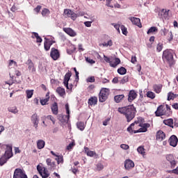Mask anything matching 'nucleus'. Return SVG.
Here are the masks:
<instances>
[{
  "instance_id": "48",
  "label": "nucleus",
  "mask_w": 178,
  "mask_h": 178,
  "mask_svg": "<svg viewBox=\"0 0 178 178\" xmlns=\"http://www.w3.org/2000/svg\"><path fill=\"white\" fill-rule=\"evenodd\" d=\"M56 161H57L58 165H59V163H63V156H56Z\"/></svg>"
},
{
  "instance_id": "4",
  "label": "nucleus",
  "mask_w": 178,
  "mask_h": 178,
  "mask_svg": "<svg viewBox=\"0 0 178 178\" xmlns=\"http://www.w3.org/2000/svg\"><path fill=\"white\" fill-rule=\"evenodd\" d=\"M13 156V152L12 151V145H6V149L4 153L1 157H0V166H3L10 158Z\"/></svg>"
},
{
  "instance_id": "33",
  "label": "nucleus",
  "mask_w": 178,
  "mask_h": 178,
  "mask_svg": "<svg viewBox=\"0 0 178 178\" xmlns=\"http://www.w3.org/2000/svg\"><path fill=\"white\" fill-rule=\"evenodd\" d=\"M118 73L119 74H121L122 76H123V75L126 74V73H127V70L126 68H124V67H121L118 69Z\"/></svg>"
},
{
  "instance_id": "43",
  "label": "nucleus",
  "mask_w": 178,
  "mask_h": 178,
  "mask_svg": "<svg viewBox=\"0 0 178 178\" xmlns=\"http://www.w3.org/2000/svg\"><path fill=\"white\" fill-rule=\"evenodd\" d=\"M166 39L168 40V42H170V41H173V33L172 31L168 33V35L166 36Z\"/></svg>"
},
{
  "instance_id": "46",
  "label": "nucleus",
  "mask_w": 178,
  "mask_h": 178,
  "mask_svg": "<svg viewBox=\"0 0 178 178\" xmlns=\"http://www.w3.org/2000/svg\"><path fill=\"white\" fill-rule=\"evenodd\" d=\"M147 97L148 98H151V99H154V98H155V93H154V92L149 91L147 92Z\"/></svg>"
},
{
  "instance_id": "53",
  "label": "nucleus",
  "mask_w": 178,
  "mask_h": 178,
  "mask_svg": "<svg viewBox=\"0 0 178 178\" xmlns=\"http://www.w3.org/2000/svg\"><path fill=\"white\" fill-rule=\"evenodd\" d=\"M113 43L112 42V40H108L107 42H104V47H112Z\"/></svg>"
},
{
  "instance_id": "60",
  "label": "nucleus",
  "mask_w": 178,
  "mask_h": 178,
  "mask_svg": "<svg viewBox=\"0 0 178 178\" xmlns=\"http://www.w3.org/2000/svg\"><path fill=\"white\" fill-rule=\"evenodd\" d=\"M120 148H122V149H129V148H130V147L128 145L122 144V145H120Z\"/></svg>"
},
{
  "instance_id": "59",
  "label": "nucleus",
  "mask_w": 178,
  "mask_h": 178,
  "mask_svg": "<svg viewBox=\"0 0 178 178\" xmlns=\"http://www.w3.org/2000/svg\"><path fill=\"white\" fill-rule=\"evenodd\" d=\"M102 169H104V165H102V163H98L97 165V170L100 171L102 170Z\"/></svg>"
},
{
  "instance_id": "11",
  "label": "nucleus",
  "mask_w": 178,
  "mask_h": 178,
  "mask_svg": "<svg viewBox=\"0 0 178 178\" xmlns=\"http://www.w3.org/2000/svg\"><path fill=\"white\" fill-rule=\"evenodd\" d=\"M37 170L39 172L40 176H42V178L49 177V174H48L45 168L38 165L37 166Z\"/></svg>"
},
{
  "instance_id": "36",
  "label": "nucleus",
  "mask_w": 178,
  "mask_h": 178,
  "mask_svg": "<svg viewBox=\"0 0 178 178\" xmlns=\"http://www.w3.org/2000/svg\"><path fill=\"white\" fill-rule=\"evenodd\" d=\"M26 98L28 99H30V98H31L34 94V90H26Z\"/></svg>"
},
{
  "instance_id": "58",
  "label": "nucleus",
  "mask_w": 178,
  "mask_h": 178,
  "mask_svg": "<svg viewBox=\"0 0 178 178\" xmlns=\"http://www.w3.org/2000/svg\"><path fill=\"white\" fill-rule=\"evenodd\" d=\"M11 79L6 83V84H8V86H12V84H15V81L13 79H15V76H10Z\"/></svg>"
},
{
  "instance_id": "10",
  "label": "nucleus",
  "mask_w": 178,
  "mask_h": 178,
  "mask_svg": "<svg viewBox=\"0 0 178 178\" xmlns=\"http://www.w3.org/2000/svg\"><path fill=\"white\" fill-rule=\"evenodd\" d=\"M64 15L66 17H70L72 20H76V19H77V15L70 9H65Z\"/></svg>"
},
{
  "instance_id": "50",
  "label": "nucleus",
  "mask_w": 178,
  "mask_h": 178,
  "mask_svg": "<svg viewBox=\"0 0 178 178\" xmlns=\"http://www.w3.org/2000/svg\"><path fill=\"white\" fill-rule=\"evenodd\" d=\"M46 119H47L48 120H51V122H52L53 124H55L56 120H55V118H54V116L52 115H47Z\"/></svg>"
},
{
  "instance_id": "20",
  "label": "nucleus",
  "mask_w": 178,
  "mask_h": 178,
  "mask_svg": "<svg viewBox=\"0 0 178 178\" xmlns=\"http://www.w3.org/2000/svg\"><path fill=\"white\" fill-rule=\"evenodd\" d=\"M26 65H27L29 72H31L32 73H34V72H35V67L34 66V63H33V60H31V59H28Z\"/></svg>"
},
{
  "instance_id": "31",
  "label": "nucleus",
  "mask_w": 178,
  "mask_h": 178,
  "mask_svg": "<svg viewBox=\"0 0 178 178\" xmlns=\"http://www.w3.org/2000/svg\"><path fill=\"white\" fill-rule=\"evenodd\" d=\"M163 123H164V124H165V126H169L170 127H173V119H172V118H170L168 120H164Z\"/></svg>"
},
{
  "instance_id": "3",
  "label": "nucleus",
  "mask_w": 178,
  "mask_h": 178,
  "mask_svg": "<svg viewBox=\"0 0 178 178\" xmlns=\"http://www.w3.org/2000/svg\"><path fill=\"white\" fill-rule=\"evenodd\" d=\"M172 112V109L170 108V106L168 104L165 105H160L157 110L155 111V115L157 117L159 116H171Z\"/></svg>"
},
{
  "instance_id": "41",
  "label": "nucleus",
  "mask_w": 178,
  "mask_h": 178,
  "mask_svg": "<svg viewBox=\"0 0 178 178\" xmlns=\"http://www.w3.org/2000/svg\"><path fill=\"white\" fill-rule=\"evenodd\" d=\"M8 111L11 112V113L16 114V113H17V112H19V110H17V106H13V107H10V108H8Z\"/></svg>"
},
{
  "instance_id": "15",
  "label": "nucleus",
  "mask_w": 178,
  "mask_h": 178,
  "mask_svg": "<svg viewBox=\"0 0 178 178\" xmlns=\"http://www.w3.org/2000/svg\"><path fill=\"white\" fill-rule=\"evenodd\" d=\"M134 166H135V164L134 161L127 159L124 161V168L126 170H130V169H133Z\"/></svg>"
},
{
  "instance_id": "64",
  "label": "nucleus",
  "mask_w": 178,
  "mask_h": 178,
  "mask_svg": "<svg viewBox=\"0 0 178 178\" xmlns=\"http://www.w3.org/2000/svg\"><path fill=\"white\" fill-rule=\"evenodd\" d=\"M91 23H92V22L90 21H87L84 22V24L86 27H90L91 26Z\"/></svg>"
},
{
  "instance_id": "24",
  "label": "nucleus",
  "mask_w": 178,
  "mask_h": 178,
  "mask_svg": "<svg viewBox=\"0 0 178 178\" xmlns=\"http://www.w3.org/2000/svg\"><path fill=\"white\" fill-rule=\"evenodd\" d=\"M124 99V95H118L114 97V101L116 104H120Z\"/></svg>"
},
{
  "instance_id": "16",
  "label": "nucleus",
  "mask_w": 178,
  "mask_h": 178,
  "mask_svg": "<svg viewBox=\"0 0 178 178\" xmlns=\"http://www.w3.org/2000/svg\"><path fill=\"white\" fill-rule=\"evenodd\" d=\"M31 120L32 123L33 124L34 127H35V129H37V127H38V123L40 122V118L38 117V115H37V113H34L31 116Z\"/></svg>"
},
{
  "instance_id": "9",
  "label": "nucleus",
  "mask_w": 178,
  "mask_h": 178,
  "mask_svg": "<svg viewBox=\"0 0 178 178\" xmlns=\"http://www.w3.org/2000/svg\"><path fill=\"white\" fill-rule=\"evenodd\" d=\"M13 178H28L27 175L23 172L21 168H17L14 171Z\"/></svg>"
},
{
  "instance_id": "35",
  "label": "nucleus",
  "mask_w": 178,
  "mask_h": 178,
  "mask_svg": "<svg viewBox=\"0 0 178 178\" xmlns=\"http://www.w3.org/2000/svg\"><path fill=\"white\" fill-rule=\"evenodd\" d=\"M77 128L81 130V131H83L86 129V124L83 122H78L76 123Z\"/></svg>"
},
{
  "instance_id": "32",
  "label": "nucleus",
  "mask_w": 178,
  "mask_h": 178,
  "mask_svg": "<svg viewBox=\"0 0 178 178\" xmlns=\"http://www.w3.org/2000/svg\"><path fill=\"white\" fill-rule=\"evenodd\" d=\"M32 38H36L37 42H42V38L40 37L37 32H33Z\"/></svg>"
},
{
  "instance_id": "42",
  "label": "nucleus",
  "mask_w": 178,
  "mask_h": 178,
  "mask_svg": "<svg viewBox=\"0 0 178 178\" xmlns=\"http://www.w3.org/2000/svg\"><path fill=\"white\" fill-rule=\"evenodd\" d=\"M120 29H121L122 34H124V35H127V34L129 33L127 31V28H126V26H124V25H121Z\"/></svg>"
},
{
  "instance_id": "13",
  "label": "nucleus",
  "mask_w": 178,
  "mask_h": 178,
  "mask_svg": "<svg viewBox=\"0 0 178 178\" xmlns=\"http://www.w3.org/2000/svg\"><path fill=\"white\" fill-rule=\"evenodd\" d=\"M44 40V48L45 51H49V49H51V46L55 43V41H54L52 39H48L47 38H45Z\"/></svg>"
},
{
  "instance_id": "23",
  "label": "nucleus",
  "mask_w": 178,
  "mask_h": 178,
  "mask_svg": "<svg viewBox=\"0 0 178 178\" xmlns=\"http://www.w3.org/2000/svg\"><path fill=\"white\" fill-rule=\"evenodd\" d=\"M51 109L53 115H58V113H59L58 103L54 102L53 104H51Z\"/></svg>"
},
{
  "instance_id": "29",
  "label": "nucleus",
  "mask_w": 178,
  "mask_h": 178,
  "mask_svg": "<svg viewBox=\"0 0 178 178\" xmlns=\"http://www.w3.org/2000/svg\"><path fill=\"white\" fill-rule=\"evenodd\" d=\"M38 149H42L45 147V141L43 140H38L37 142Z\"/></svg>"
},
{
  "instance_id": "62",
  "label": "nucleus",
  "mask_w": 178,
  "mask_h": 178,
  "mask_svg": "<svg viewBox=\"0 0 178 178\" xmlns=\"http://www.w3.org/2000/svg\"><path fill=\"white\" fill-rule=\"evenodd\" d=\"M74 147V143H70L67 147V149H68V151H70V149H72Z\"/></svg>"
},
{
  "instance_id": "8",
  "label": "nucleus",
  "mask_w": 178,
  "mask_h": 178,
  "mask_svg": "<svg viewBox=\"0 0 178 178\" xmlns=\"http://www.w3.org/2000/svg\"><path fill=\"white\" fill-rule=\"evenodd\" d=\"M169 12L170 10H165V9H162L160 11H159V17L160 19H163V20H169Z\"/></svg>"
},
{
  "instance_id": "38",
  "label": "nucleus",
  "mask_w": 178,
  "mask_h": 178,
  "mask_svg": "<svg viewBox=\"0 0 178 178\" xmlns=\"http://www.w3.org/2000/svg\"><path fill=\"white\" fill-rule=\"evenodd\" d=\"M156 32H158V28H156V26H152L147 31V34H152V33H156Z\"/></svg>"
},
{
  "instance_id": "14",
  "label": "nucleus",
  "mask_w": 178,
  "mask_h": 178,
  "mask_svg": "<svg viewBox=\"0 0 178 178\" xmlns=\"http://www.w3.org/2000/svg\"><path fill=\"white\" fill-rule=\"evenodd\" d=\"M71 77L72 72L70 70H68V72L65 74L63 80V84L65 87H66V88H69V81L70 80Z\"/></svg>"
},
{
  "instance_id": "37",
  "label": "nucleus",
  "mask_w": 178,
  "mask_h": 178,
  "mask_svg": "<svg viewBox=\"0 0 178 178\" xmlns=\"http://www.w3.org/2000/svg\"><path fill=\"white\" fill-rule=\"evenodd\" d=\"M46 163L48 166H50V168H55L56 166L55 161L52 162L51 159H47Z\"/></svg>"
},
{
  "instance_id": "7",
  "label": "nucleus",
  "mask_w": 178,
  "mask_h": 178,
  "mask_svg": "<svg viewBox=\"0 0 178 178\" xmlns=\"http://www.w3.org/2000/svg\"><path fill=\"white\" fill-rule=\"evenodd\" d=\"M109 89L106 88H102L100 90L99 94V101L100 102H105L108 99V97H109Z\"/></svg>"
},
{
  "instance_id": "55",
  "label": "nucleus",
  "mask_w": 178,
  "mask_h": 178,
  "mask_svg": "<svg viewBox=\"0 0 178 178\" xmlns=\"http://www.w3.org/2000/svg\"><path fill=\"white\" fill-rule=\"evenodd\" d=\"M48 101H49V99H48V98L40 99V104L42 106L47 105V103L48 102Z\"/></svg>"
},
{
  "instance_id": "49",
  "label": "nucleus",
  "mask_w": 178,
  "mask_h": 178,
  "mask_svg": "<svg viewBox=\"0 0 178 178\" xmlns=\"http://www.w3.org/2000/svg\"><path fill=\"white\" fill-rule=\"evenodd\" d=\"M70 51L67 50V54H69L70 55H72V54H73V52H75L76 51V46L74 45H71L70 47Z\"/></svg>"
},
{
  "instance_id": "2",
  "label": "nucleus",
  "mask_w": 178,
  "mask_h": 178,
  "mask_svg": "<svg viewBox=\"0 0 178 178\" xmlns=\"http://www.w3.org/2000/svg\"><path fill=\"white\" fill-rule=\"evenodd\" d=\"M144 122H145L144 118L141 117L138 118V120L131 124L130 126L127 128V131H129V133H133V127L138 126L140 128L138 129V131H135L134 134L137 133H145L147 131L148 127H149L150 124L148 123H144Z\"/></svg>"
},
{
  "instance_id": "6",
  "label": "nucleus",
  "mask_w": 178,
  "mask_h": 178,
  "mask_svg": "<svg viewBox=\"0 0 178 178\" xmlns=\"http://www.w3.org/2000/svg\"><path fill=\"white\" fill-rule=\"evenodd\" d=\"M65 110L67 115H63V114H60L58 115V120L61 122V123H69V120L70 119V110L69 109V104H65Z\"/></svg>"
},
{
  "instance_id": "5",
  "label": "nucleus",
  "mask_w": 178,
  "mask_h": 178,
  "mask_svg": "<svg viewBox=\"0 0 178 178\" xmlns=\"http://www.w3.org/2000/svg\"><path fill=\"white\" fill-rule=\"evenodd\" d=\"M174 54L175 52H173V50L172 49H166L163 52V60L166 62L170 67H172L173 65H175V58H173Z\"/></svg>"
},
{
  "instance_id": "12",
  "label": "nucleus",
  "mask_w": 178,
  "mask_h": 178,
  "mask_svg": "<svg viewBox=\"0 0 178 178\" xmlns=\"http://www.w3.org/2000/svg\"><path fill=\"white\" fill-rule=\"evenodd\" d=\"M50 56L53 60H58V58H60V54H59V51L53 47L51 49Z\"/></svg>"
},
{
  "instance_id": "25",
  "label": "nucleus",
  "mask_w": 178,
  "mask_h": 178,
  "mask_svg": "<svg viewBox=\"0 0 178 178\" xmlns=\"http://www.w3.org/2000/svg\"><path fill=\"white\" fill-rule=\"evenodd\" d=\"M162 84H154L153 86V90L156 94H159L162 91Z\"/></svg>"
},
{
  "instance_id": "57",
  "label": "nucleus",
  "mask_w": 178,
  "mask_h": 178,
  "mask_svg": "<svg viewBox=\"0 0 178 178\" xmlns=\"http://www.w3.org/2000/svg\"><path fill=\"white\" fill-rule=\"evenodd\" d=\"M138 127H140L139 126H136L134 125V127H132V132H129L131 134H134V131H138Z\"/></svg>"
},
{
  "instance_id": "52",
  "label": "nucleus",
  "mask_w": 178,
  "mask_h": 178,
  "mask_svg": "<svg viewBox=\"0 0 178 178\" xmlns=\"http://www.w3.org/2000/svg\"><path fill=\"white\" fill-rule=\"evenodd\" d=\"M170 163L171 169H174V168H176V165H177V161L174 159Z\"/></svg>"
},
{
  "instance_id": "40",
  "label": "nucleus",
  "mask_w": 178,
  "mask_h": 178,
  "mask_svg": "<svg viewBox=\"0 0 178 178\" xmlns=\"http://www.w3.org/2000/svg\"><path fill=\"white\" fill-rule=\"evenodd\" d=\"M137 151L139 154H141V155L145 154V149H144V147L143 146L138 147Z\"/></svg>"
},
{
  "instance_id": "39",
  "label": "nucleus",
  "mask_w": 178,
  "mask_h": 178,
  "mask_svg": "<svg viewBox=\"0 0 178 178\" xmlns=\"http://www.w3.org/2000/svg\"><path fill=\"white\" fill-rule=\"evenodd\" d=\"M169 33H170V31H169V30L166 29L165 28L161 30V34L163 37H167V35H169Z\"/></svg>"
},
{
  "instance_id": "21",
  "label": "nucleus",
  "mask_w": 178,
  "mask_h": 178,
  "mask_svg": "<svg viewBox=\"0 0 178 178\" xmlns=\"http://www.w3.org/2000/svg\"><path fill=\"white\" fill-rule=\"evenodd\" d=\"M137 98V93L134 90H131L128 95L129 102H133Z\"/></svg>"
},
{
  "instance_id": "63",
  "label": "nucleus",
  "mask_w": 178,
  "mask_h": 178,
  "mask_svg": "<svg viewBox=\"0 0 178 178\" xmlns=\"http://www.w3.org/2000/svg\"><path fill=\"white\" fill-rule=\"evenodd\" d=\"M41 10V6H38L36 8H34V11L36 12V13H39Z\"/></svg>"
},
{
  "instance_id": "22",
  "label": "nucleus",
  "mask_w": 178,
  "mask_h": 178,
  "mask_svg": "<svg viewBox=\"0 0 178 178\" xmlns=\"http://www.w3.org/2000/svg\"><path fill=\"white\" fill-rule=\"evenodd\" d=\"M63 31H65V33H66V34H68V35H70V37H76V35H77L76 32L71 28H64Z\"/></svg>"
},
{
  "instance_id": "56",
  "label": "nucleus",
  "mask_w": 178,
  "mask_h": 178,
  "mask_svg": "<svg viewBox=\"0 0 178 178\" xmlns=\"http://www.w3.org/2000/svg\"><path fill=\"white\" fill-rule=\"evenodd\" d=\"M88 83H95V77L90 76L87 79Z\"/></svg>"
},
{
  "instance_id": "30",
  "label": "nucleus",
  "mask_w": 178,
  "mask_h": 178,
  "mask_svg": "<svg viewBox=\"0 0 178 178\" xmlns=\"http://www.w3.org/2000/svg\"><path fill=\"white\" fill-rule=\"evenodd\" d=\"M120 58H115L114 59V62L113 63L112 61H111V63H110V66L111 67H116V66H118V65H120Z\"/></svg>"
},
{
  "instance_id": "26",
  "label": "nucleus",
  "mask_w": 178,
  "mask_h": 178,
  "mask_svg": "<svg viewBox=\"0 0 178 178\" xmlns=\"http://www.w3.org/2000/svg\"><path fill=\"white\" fill-rule=\"evenodd\" d=\"M98 103V98L97 97H92L88 99V105L92 106V105H97Z\"/></svg>"
},
{
  "instance_id": "1",
  "label": "nucleus",
  "mask_w": 178,
  "mask_h": 178,
  "mask_svg": "<svg viewBox=\"0 0 178 178\" xmlns=\"http://www.w3.org/2000/svg\"><path fill=\"white\" fill-rule=\"evenodd\" d=\"M118 111L119 113L125 116L128 122H131V120L136 118V113H137V110L133 104L124 107H119Z\"/></svg>"
},
{
  "instance_id": "54",
  "label": "nucleus",
  "mask_w": 178,
  "mask_h": 178,
  "mask_svg": "<svg viewBox=\"0 0 178 178\" xmlns=\"http://www.w3.org/2000/svg\"><path fill=\"white\" fill-rule=\"evenodd\" d=\"M86 62H88V63H90V65H94V63H95V60L88 57L86 58Z\"/></svg>"
},
{
  "instance_id": "28",
  "label": "nucleus",
  "mask_w": 178,
  "mask_h": 178,
  "mask_svg": "<svg viewBox=\"0 0 178 178\" xmlns=\"http://www.w3.org/2000/svg\"><path fill=\"white\" fill-rule=\"evenodd\" d=\"M56 91L60 95V97H63L64 95H66V91L63 88L58 87L57 88Z\"/></svg>"
},
{
  "instance_id": "51",
  "label": "nucleus",
  "mask_w": 178,
  "mask_h": 178,
  "mask_svg": "<svg viewBox=\"0 0 178 178\" xmlns=\"http://www.w3.org/2000/svg\"><path fill=\"white\" fill-rule=\"evenodd\" d=\"M163 49V44L162 43H159L156 46V51L157 52H161Z\"/></svg>"
},
{
  "instance_id": "61",
  "label": "nucleus",
  "mask_w": 178,
  "mask_h": 178,
  "mask_svg": "<svg viewBox=\"0 0 178 178\" xmlns=\"http://www.w3.org/2000/svg\"><path fill=\"white\" fill-rule=\"evenodd\" d=\"M104 59L105 60V62H106L107 63H109L111 65V58L106 56H104Z\"/></svg>"
},
{
  "instance_id": "19",
  "label": "nucleus",
  "mask_w": 178,
  "mask_h": 178,
  "mask_svg": "<svg viewBox=\"0 0 178 178\" xmlns=\"http://www.w3.org/2000/svg\"><path fill=\"white\" fill-rule=\"evenodd\" d=\"M168 141L171 147H176L177 145L178 142L177 136L175 135L171 136Z\"/></svg>"
},
{
  "instance_id": "34",
  "label": "nucleus",
  "mask_w": 178,
  "mask_h": 178,
  "mask_svg": "<svg viewBox=\"0 0 178 178\" xmlns=\"http://www.w3.org/2000/svg\"><path fill=\"white\" fill-rule=\"evenodd\" d=\"M177 97H178V95L175 94L172 92H170L168 94V101H170L171 99H175V98H177Z\"/></svg>"
},
{
  "instance_id": "17",
  "label": "nucleus",
  "mask_w": 178,
  "mask_h": 178,
  "mask_svg": "<svg viewBox=\"0 0 178 178\" xmlns=\"http://www.w3.org/2000/svg\"><path fill=\"white\" fill-rule=\"evenodd\" d=\"M166 138V134L162 131L159 130L156 134V139L159 141H163Z\"/></svg>"
},
{
  "instance_id": "44",
  "label": "nucleus",
  "mask_w": 178,
  "mask_h": 178,
  "mask_svg": "<svg viewBox=\"0 0 178 178\" xmlns=\"http://www.w3.org/2000/svg\"><path fill=\"white\" fill-rule=\"evenodd\" d=\"M49 13H51V12L48 10V8H44L42 10V15L44 17L48 16V15H49Z\"/></svg>"
},
{
  "instance_id": "18",
  "label": "nucleus",
  "mask_w": 178,
  "mask_h": 178,
  "mask_svg": "<svg viewBox=\"0 0 178 178\" xmlns=\"http://www.w3.org/2000/svg\"><path fill=\"white\" fill-rule=\"evenodd\" d=\"M129 20H131V23L133 24H135V26H137L140 28L143 27V25L141 24V20L140 19V18L131 17H129Z\"/></svg>"
},
{
  "instance_id": "45",
  "label": "nucleus",
  "mask_w": 178,
  "mask_h": 178,
  "mask_svg": "<svg viewBox=\"0 0 178 178\" xmlns=\"http://www.w3.org/2000/svg\"><path fill=\"white\" fill-rule=\"evenodd\" d=\"M128 81H129V76L125 75L124 76H123V78L120 81V83L121 84H124L125 83H127Z\"/></svg>"
},
{
  "instance_id": "47",
  "label": "nucleus",
  "mask_w": 178,
  "mask_h": 178,
  "mask_svg": "<svg viewBox=\"0 0 178 178\" xmlns=\"http://www.w3.org/2000/svg\"><path fill=\"white\" fill-rule=\"evenodd\" d=\"M174 159H175V156L172 154H168L166 156V160L170 163L174 161Z\"/></svg>"
},
{
  "instance_id": "27",
  "label": "nucleus",
  "mask_w": 178,
  "mask_h": 178,
  "mask_svg": "<svg viewBox=\"0 0 178 178\" xmlns=\"http://www.w3.org/2000/svg\"><path fill=\"white\" fill-rule=\"evenodd\" d=\"M84 149L85 154H86L88 156L92 157L94 156V155H97V153L95 152L90 150L88 147H84Z\"/></svg>"
}]
</instances>
